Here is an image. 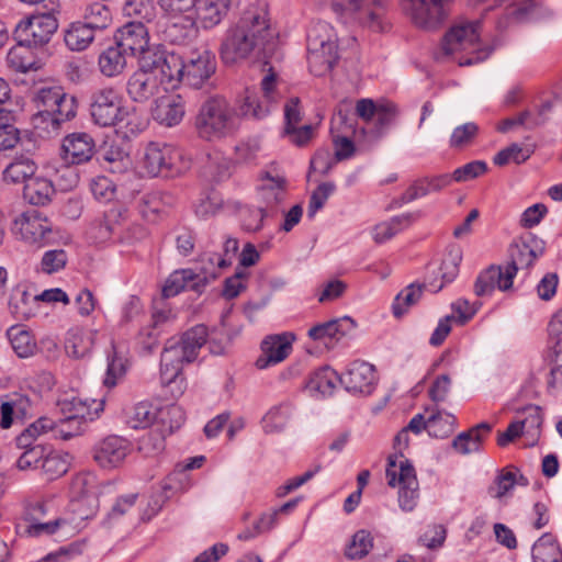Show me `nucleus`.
<instances>
[{"label": "nucleus", "mask_w": 562, "mask_h": 562, "mask_svg": "<svg viewBox=\"0 0 562 562\" xmlns=\"http://www.w3.org/2000/svg\"><path fill=\"white\" fill-rule=\"evenodd\" d=\"M278 32L271 26L265 7L251 5L243 12L238 22L227 30L221 44L220 55L224 64L234 65L251 59L261 64L267 74L261 79L262 99L251 89H245L238 105L239 114L255 120L266 117L276 101L277 74L274 63L280 60Z\"/></svg>", "instance_id": "1"}, {"label": "nucleus", "mask_w": 562, "mask_h": 562, "mask_svg": "<svg viewBox=\"0 0 562 562\" xmlns=\"http://www.w3.org/2000/svg\"><path fill=\"white\" fill-rule=\"evenodd\" d=\"M31 101L37 110L32 117L36 128L44 122L52 124V130L56 131L59 125L69 121L76 115V100L68 95L61 87L44 86L36 88L32 92Z\"/></svg>", "instance_id": "2"}, {"label": "nucleus", "mask_w": 562, "mask_h": 562, "mask_svg": "<svg viewBox=\"0 0 562 562\" xmlns=\"http://www.w3.org/2000/svg\"><path fill=\"white\" fill-rule=\"evenodd\" d=\"M195 128L203 139H221L235 128V110L223 97L209 98L199 110Z\"/></svg>", "instance_id": "3"}, {"label": "nucleus", "mask_w": 562, "mask_h": 562, "mask_svg": "<svg viewBox=\"0 0 562 562\" xmlns=\"http://www.w3.org/2000/svg\"><path fill=\"white\" fill-rule=\"evenodd\" d=\"M385 474L389 486H400L398 505L401 509L413 512L419 499V483L411 461L402 452L389 456Z\"/></svg>", "instance_id": "4"}, {"label": "nucleus", "mask_w": 562, "mask_h": 562, "mask_svg": "<svg viewBox=\"0 0 562 562\" xmlns=\"http://www.w3.org/2000/svg\"><path fill=\"white\" fill-rule=\"evenodd\" d=\"M480 21L461 22L452 26L445 35L441 52L451 55L460 50H470L473 57L460 59L459 65H472L482 61L491 54L490 48H480Z\"/></svg>", "instance_id": "5"}, {"label": "nucleus", "mask_w": 562, "mask_h": 562, "mask_svg": "<svg viewBox=\"0 0 562 562\" xmlns=\"http://www.w3.org/2000/svg\"><path fill=\"white\" fill-rule=\"evenodd\" d=\"M259 180L258 194L262 205L252 214L257 220L256 224L247 225L251 231L260 229L263 218L274 215L278 205L284 201L286 195V179L277 166L272 165L269 169L263 170Z\"/></svg>", "instance_id": "6"}, {"label": "nucleus", "mask_w": 562, "mask_h": 562, "mask_svg": "<svg viewBox=\"0 0 562 562\" xmlns=\"http://www.w3.org/2000/svg\"><path fill=\"white\" fill-rule=\"evenodd\" d=\"M328 3L339 16L353 20L373 32L385 30L384 0H318Z\"/></svg>", "instance_id": "7"}, {"label": "nucleus", "mask_w": 562, "mask_h": 562, "mask_svg": "<svg viewBox=\"0 0 562 562\" xmlns=\"http://www.w3.org/2000/svg\"><path fill=\"white\" fill-rule=\"evenodd\" d=\"M544 241L536 235L528 233L509 246V262L505 268L503 289H512L513 280L519 269H529L535 260L543 255Z\"/></svg>", "instance_id": "8"}, {"label": "nucleus", "mask_w": 562, "mask_h": 562, "mask_svg": "<svg viewBox=\"0 0 562 562\" xmlns=\"http://www.w3.org/2000/svg\"><path fill=\"white\" fill-rule=\"evenodd\" d=\"M58 29V20L52 12L31 15L18 24L14 35L22 46L38 47L47 44Z\"/></svg>", "instance_id": "9"}, {"label": "nucleus", "mask_w": 562, "mask_h": 562, "mask_svg": "<svg viewBox=\"0 0 562 562\" xmlns=\"http://www.w3.org/2000/svg\"><path fill=\"white\" fill-rule=\"evenodd\" d=\"M13 233L29 245L43 247L53 236V224L36 210L21 213L13 222Z\"/></svg>", "instance_id": "10"}, {"label": "nucleus", "mask_w": 562, "mask_h": 562, "mask_svg": "<svg viewBox=\"0 0 562 562\" xmlns=\"http://www.w3.org/2000/svg\"><path fill=\"white\" fill-rule=\"evenodd\" d=\"M90 114L100 126H113L122 122L125 111L120 94L113 88H102L91 95Z\"/></svg>", "instance_id": "11"}, {"label": "nucleus", "mask_w": 562, "mask_h": 562, "mask_svg": "<svg viewBox=\"0 0 562 562\" xmlns=\"http://www.w3.org/2000/svg\"><path fill=\"white\" fill-rule=\"evenodd\" d=\"M144 67H149L156 77L164 83H168L171 88L180 81H184V61L175 53L156 47L154 52L144 55Z\"/></svg>", "instance_id": "12"}, {"label": "nucleus", "mask_w": 562, "mask_h": 562, "mask_svg": "<svg viewBox=\"0 0 562 562\" xmlns=\"http://www.w3.org/2000/svg\"><path fill=\"white\" fill-rule=\"evenodd\" d=\"M181 155L172 145L164 143H149L144 151L140 166L149 177L172 173Z\"/></svg>", "instance_id": "13"}, {"label": "nucleus", "mask_w": 562, "mask_h": 562, "mask_svg": "<svg viewBox=\"0 0 562 562\" xmlns=\"http://www.w3.org/2000/svg\"><path fill=\"white\" fill-rule=\"evenodd\" d=\"M217 278L216 271H202L195 272L194 270L179 269L175 270L166 280L162 286V296L172 297L183 290H191L201 293L205 286Z\"/></svg>", "instance_id": "14"}, {"label": "nucleus", "mask_w": 562, "mask_h": 562, "mask_svg": "<svg viewBox=\"0 0 562 562\" xmlns=\"http://www.w3.org/2000/svg\"><path fill=\"white\" fill-rule=\"evenodd\" d=\"M131 451V442L116 435L101 439L92 449L93 460L103 469L120 467Z\"/></svg>", "instance_id": "15"}, {"label": "nucleus", "mask_w": 562, "mask_h": 562, "mask_svg": "<svg viewBox=\"0 0 562 562\" xmlns=\"http://www.w3.org/2000/svg\"><path fill=\"white\" fill-rule=\"evenodd\" d=\"M413 23L424 30H435L442 24L450 0H409Z\"/></svg>", "instance_id": "16"}, {"label": "nucleus", "mask_w": 562, "mask_h": 562, "mask_svg": "<svg viewBox=\"0 0 562 562\" xmlns=\"http://www.w3.org/2000/svg\"><path fill=\"white\" fill-rule=\"evenodd\" d=\"M376 382L374 366L362 360L351 362L340 376V383L351 394L369 395L373 392Z\"/></svg>", "instance_id": "17"}, {"label": "nucleus", "mask_w": 562, "mask_h": 562, "mask_svg": "<svg viewBox=\"0 0 562 562\" xmlns=\"http://www.w3.org/2000/svg\"><path fill=\"white\" fill-rule=\"evenodd\" d=\"M148 31L143 22L126 23L115 34V44L127 55L140 56V64H143L144 55L154 52V48L148 47Z\"/></svg>", "instance_id": "18"}, {"label": "nucleus", "mask_w": 562, "mask_h": 562, "mask_svg": "<svg viewBox=\"0 0 562 562\" xmlns=\"http://www.w3.org/2000/svg\"><path fill=\"white\" fill-rule=\"evenodd\" d=\"M216 58L209 50L193 53L184 61V82L194 88H201L203 83L214 75Z\"/></svg>", "instance_id": "19"}, {"label": "nucleus", "mask_w": 562, "mask_h": 562, "mask_svg": "<svg viewBox=\"0 0 562 562\" xmlns=\"http://www.w3.org/2000/svg\"><path fill=\"white\" fill-rule=\"evenodd\" d=\"M151 114L161 125L168 127L178 125L186 114V101L177 93L161 95L156 99Z\"/></svg>", "instance_id": "20"}, {"label": "nucleus", "mask_w": 562, "mask_h": 562, "mask_svg": "<svg viewBox=\"0 0 562 562\" xmlns=\"http://www.w3.org/2000/svg\"><path fill=\"white\" fill-rule=\"evenodd\" d=\"M161 88V81L149 67L140 66L127 81V93L135 102H145L157 95Z\"/></svg>", "instance_id": "21"}, {"label": "nucleus", "mask_w": 562, "mask_h": 562, "mask_svg": "<svg viewBox=\"0 0 562 562\" xmlns=\"http://www.w3.org/2000/svg\"><path fill=\"white\" fill-rule=\"evenodd\" d=\"M293 338L291 334L268 336L261 344L262 355L256 360V367L266 369L283 361L292 350Z\"/></svg>", "instance_id": "22"}, {"label": "nucleus", "mask_w": 562, "mask_h": 562, "mask_svg": "<svg viewBox=\"0 0 562 562\" xmlns=\"http://www.w3.org/2000/svg\"><path fill=\"white\" fill-rule=\"evenodd\" d=\"M64 159L67 162L79 165L89 161L95 150L94 139L85 132L67 135L61 145Z\"/></svg>", "instance_id": "23"}, {"label": "nucleus", "mask_w": 562, "mask_h": 562, "mask_svg": "<svg viewBox=\"0 0 562 562\" xmlns=\"http://www.w3.org/2000/svg\"><path fill=\"white\" fill-rule=\"evenodd\" d=\"M71 497L78 506H88V512H81L80 517L89 518L99 508V501L95 491L94 479L89 474H78L70 485Z\"/></svg>", "instance_id": "24"}, {"label": "nucleus", "mask_w": 562, "mask_h": 562, "mask_svg": "<svg viewBox=\"0 0 562 562\" xmlns=\"http://www.w3.org/2000/svg\"><path fill=\"white\" fill-rule=\"evenodd\" d=\"M337 59V42H334L330 47L326 42L318 43L317 47H307L308 67L315 76H323L331 70Z\"/></svg>", "instance_id": "25"}, {"label": "nucleus", "mask_w": 562, "mask_h": 562, "mask_svg": "<svg viewBox=\"0 0 562 562\" xmlns=\"http://www.w3.org/2000/svg\"><path fill=\"white\" fill-rule=\"evenodd\" d=\"M9 311L18 321H26L35 316L40 308L37 295L31 294L24 286L12 290L9 299Z\"/></svg>", "instance_id": "26"}, {"label": "nucleus", "mask_w": 562, "mask_h": 562, "mask_svg": "<svg viewBox=\"0 0 562 562\" xmlns=\"http://www.w3.org/2000/svg\"><path fill=\"white\" fill-rule=\"evenodd\" d=\"M353 327V321L350 317L345 316L313 326L308 330V336L313 340L321 341L328 346L333 340H337L339 337L345 336Z\"/></svg>", "instance_id": "27"}, {"label": "nucleus", "mask_w": 562, "mask_h": 562, "mask_svg": "<svg viewBox=\"0 0 562 562\" xmlns=\"http://www.w3.org/2000/svg\"><path fill=\"white\" fill-rule=\"evenodd\" d=\"M37 164L30 153L15 155L3 170V180L10 183H26L35 176Z\"/></svg>", "instance_id": "28"}, {"label": "nucleus", "mask_w": 562, "mask_h": 562, "mask_svg": "<svg viewBox=\"0 0 562 562\" xmlns=\"http://www.w3.org/2000/svg\"><path fill=\"white\" fill-rule=\"evenodd\" d=\"M55 189L50 180L34 176L23 188L24 199L32 205L44 206L52 201Z\"/></svg>", "instance_id": "29"}, {"label": "nucleus", "mask_w": 562, "mask_h": 562, "mask_svg": "<svg viewBox=\"0 0 562 562\" xmlns=\"http://www.w3.org/2000/svg\"><path fill=\"white\" fill-rule=\"evenodd\" d=\"M235 0H202L196 13L204 29L217 25L227 14Z\"/></svg>", "instance_id": "30"}, {"label": "nucleus", "mask_w": 562, "mask_h": 562, "mask_svg": "<svg viewBox=\"0 0 562 562\" xmlns=\"http://www.w3.org/2000/svg\"><path fill=\"white\" fill-rule=\"evenodd\" d=\"M97 330L75 328L68 331L65 349L68 356L79 359L86 357L94 345Z\"/></svg>", "instance_id": "31"}, {"label": "nucleus", "mask_w": 562, "mask_h": 562, "mask_svg": "<svg viewBox=\"0 0 562 562\" xmlns=\"http://www.w3.org/2000/svg\"><path fill=\"white\" fill-rule=\"evenodd\" d=\"M30 405L29 397L22 394L13 393L7 395L0 406V427L2 429L10 428L14 417H23L26 415Z\"/></svg>", "instance_id": "32"}, {"label": "nucleus", "mask_w": 562, "mask_h": 562, "mask_svg": "<svg viewBox=\"0 0 562 562\" xmlns=\"http://www.w3.org/2000/svg\"><path fill=\"white\" fill-rule=\"evenodd\" d=\"M182 366L172 361L169 355L160 358V382L165 386L171 387L173 396H180L186 389L184 378L182 376Z\"/></svg>", "instance_id": "33"}, {"label": "nucleus", "mask_w": 562, "mask_h": 562, "mask_svg": "<svg viewBox=\"0 0 562 562\" xmlns=\"http://www.w3.org/2000/svg\"><path fill=\"white\" fill-rule=\"evenodd\" d=\"M7 336L14 352L20 358H29L35 353L37 349L35 338L25 326H11L7 331Z\"/></svg>", "instance_id": "34"}, {"label": "nucleus", "mask_w": 562, "mask_h": 562, "mask_svg": "<svg viewBox=\"0 0 562 562\" xmlns=\"http://www.w3.org/2000/svg\"><path fill=\"white\" fill-rule=\"evenodd\" d=\"M505 281V270L501 266H490L487 269L482 271L474 283V293L477 296H485L493 293L495 288L501 291H507L503 289L502 284Z\"/></svg>", "instance_id": "35"}, {"label": "nucleus", "mask_w": 562, "mask_h": 562, "mask_svg": "<svg viewBox=\"0 0 562 562\" xmlns=\"http://www.w3.org/2000/svg\"><path fill=\"white\" fill-rule=\"evenodd\" d=\"M94 32L85 22H75L65 32V44L71 50H85L94 40Z\"/></svg>", "instance_id": "36"}, {"label": "nucleus", "mask_w": 562, "mask_h": 562, "mask_svg": "<svg viewBox=\"0 0 562 562\" xmlns=\"http://www.w3.org/2000/svg\"><path fill=\"white\" fill-rule=\"evenodd\" d=\"M126 53L117 45L110 46L99 56V67L106 77H114L123 71L126 65Z\"/></svg>", "instance_id": "37"}, {"label": "nucleus", "mask_w": 562, "mask_h": 562, "mask_svg": "<svg viewBox=\"0 0 562 562\" xmlns=\"http://www.w3.org/2000/svg\"><path fill=\"white\" fill-rule=\"evenodd\" d=\"M57 405L60 413L65 417L72 419L75 423H79L78 420L87 423L89 420H93L98 413L97 408L92 412L88 403L79 397L60 400Z\"/></svg>", "instance_id": "38"}, {"label": "nucleus", "mask_w": 562, "mask_h": 562, "mask_svg": "<svg viewBox=\"0 0 562 562\" xmlns=\"http://www.w3.org/2000/svg\"><path fill=\"white\" fill-rule=\"evenodd\" d=\"M340 376L334 369L323 367L312 374L306 386L312 392L330 395L336 387L337 381L340 382Z\"/></svg>", "instance_id": "39"}, {"label": "nucleus", "mask_w": 562, "mask_h": 562, "mask_svg": "<svg viewBox=\"0 0 562 562\" xmlns=\"http://www.w3.org/2000/svg\"><path fill=\"white\" fill-rule=\"evenodd\" d=\"M415 221L414 214H403L400 216H395L391 218L389 222H383L374 226L373 228V239L378 244H382L393 236H395L398 232H401L404 227L409 226Z\"/></svg>", "instance_id": "40"}, {"label": "nucleus", "mask_w": 562, "mask_h": 562, "mask_svg": "<svg viewBox=\"0 0 562 562\" xmlns=\"http://www.w3.org/2000/svg\"><path fill=\"white\" fill-rule=\"evenodd\" d=\"M68 468L69 461L67 454L50 451L48 448L46 449L45 458H43L40 469L46 480L53 481L67 473Z\"/></svg>", "instance_id": "41"}, {"label": "nucleus", "mask_w": 562, "mask_h": 562, "mask_svg": "<svg viewBox=\"0 0 562 562\" xmlns=\"http://www.w3.org/2000/svg\"><path fill=\"white\" fill-rule=\"evenodd\" d=\"M85 23L92 30H105L112 23L111 10L100 1H93L86 5L83 13Z\"/></svg>", "instance_id": "42"}, {"label": "nucleus", "mask_w": 562, "mask_h": 562, "mask_svg": "<svg viewBox=\"0 0 562 562\" xmlns=\"http://www.w3.org/2000/svg\"><path fill=\"white\" fill-rule=\"evenodd\" d=\"M92 235L97 241L103 243L113 237H120L121 223L119 222V213L110 211L103 218L95 221L92 225Z\"/></svg>", "instance_id": "43"}, {"label": "nucleus", "mask_w": 562, "mask_h": 562, "mask_svg": "<svg viewBox=\"0 0 562 562\" xmlns=\"http://www.w3.org/2000/svg\"><path fill=\"white\" fill-rule=\"evenodd\" d=\"M456 417L443 411L432 409L428 416V434L435 438H446L454 429Z\"/></svg>", "instance_id": "44"}, {"label": "nucleus", "mask_w": 562, "mask_h": 562, "mask_svg": "<svg viewBox=\"0 0 562 562\" xmlns=\"http://www.w3.org/2000/svg\"><path fill=\"white\" fill-rule=\"evenodd\" d=\"M122 11L125 16L137 19V22H150L157 13L154 0H126Z\"/></svg>", "instance_id": "45"}, {"label": "nucleus", "mask_w": 562, "mask_h": 562, "mask_svg": "<svg viewBox=\"0 0 562 562\" xmlns=\"http://www.w3.org/2000/svg\"><path fill=\"white\" fill-rule=\"evenodd\" d=\"M480 132V127L475 122H467L453 128L449 146L453 149H463L471 146Z\"/></svg>", "instance_id": "46"}, {"label": "nucleus", "mask_w": 562, "mask_h": 562, "mask_svg": "<svg viewBox=\"0 0 562 562\" xmlns=\"http://www.w3.org/2000/svg\"><path fill=\"white\" fill-rule=\"evenodd\" d=\"M532 153V145L521 146L519 144L514 143L498 151L493 158V161L496 166L501 167L507 165L510 161L519 165L521 162H525L531 156Z\"/></svg>", "instance_id": "47"}, {"label": "nucleus", "mask_w": 562, "mask_h": 562, "mask_svg": "<svg viewBox=\"0 0 562 562\" xmlns=\"http://www.w3.org/2000/svg\"><path fill=\"white\" fill-rule=\"evenodd\" d=\"M524 414L525 417L518 422L522 425L524 436L530 438L527 445L533 446L540 436V428L543 422L542 415L538 406L526 407Z\"/></svg>", "instance_id": "48"}, {"label": "nucleus", "mask_w": 562, "mask_h": 562, "mask_svg": "<svg viewBox=\"0 0 562 562\" xmlns=\"http://www.w3.org/2000/svg\"><path fill=\"white\" fill-rule=\"evenodd\" d=\"M192 360H195L200 349L205 345L207 339V329L204 325H196L179 338Z\"/></svg>", "instance_id": "49"}, {"label": "nucleus", "mask_w": 562, "mask_h": 562, "mask_svg": "<svg viewBox=\"0 0 562 562\" xmlns=\"http://www.w3.org/2000/svg\"><path fill=\"white\" fill-rule=\"evenodd\" d=\"M306 41L307 47H317L321 42H326L330 46L337 42V34L329 23L317 21L308 29Z\"/></svg>", "instance_id": "50"}, {"label": "nucleus", "mask_w": 562, "mask_h": 562, "mask_svg": "<svg viewBox=\"0 0 562 562\" xmlns=\"http://www.w3.org/2000/svg\"><path fill=\"white\" fill-rule=\"evenodd\" d=\"M423 294V285L409 284L400 292L393 303V314L401 317L411 305L417 303Z\"/></svg>", "instance_id": "51"}, {"label": "nucleus", "mask_w": 562, "mask_h": 562, "mask_svg": "<svg viewBox=\"0 0 562 562\" xmlns=\"http://www.w3.org/2000/svg\"><path fill=\"white\" fill-rule=\"evenodd\" d=\"M47 447L37 445L30 449L23 450L15 461V467L19 471H33L40 470L43 458H45Z\"/></svg>", "instance_id": "52"}, {"label": "nucleus", "mask_w": 562, "mask_h": 562, "mask_svg": "<svg viewBox=\"0 0 562 562\" xmlns=\"http://www.w3.org/2000/svg\"><path fill=\"white\" fill-rule=\"evenodd\" d=\"M372 537L366 530L357 531L351 542L347 546L346 557L350 560H359L366 557L372 549Z\"/></svg>", "instance_id": "53"}, {"label": "nucleus", "mask_w": 562, "mask_h": 562, "mask_svg": "<svg viewBox=\"0 0 562 562\" xmlns=\"http://www.w3.org/2000/svg\"><path fill=\"white\" fill-rule=\"evenodd\" d=\"M155 418L156 413L153 406L149 403L140 402L132 408L127 417V424L134 429L147 428Z\"/></svg>", "instance_id": "54"}, {"label": "nucleus", "mask_w": 562, "mask_h": 562, "mask_svg": "<svg viewBox=\"0 0 562 562\" xmlns=\"http://www.w3.org/2000/svg\"><path fill=\"white\" fill-rule=\"evenodd\" d=\"M516 484V474L512 471L502 470L494 482L488 486L487 493L493 498H502L510 492Z\"/></svg>", "instance_id": "55"}, {"label": "nucleus", "mask_w": 562, "mask_h": 562, "mask_svg": "<svg viewBox=\"0 0 562 562\" xmlns=\"http://www.w3.org/2000/svg\"><path fill=\"white\" fill-rule=\"evenodd\" d=\"M75 423L72 419L65 417L55 422L54 437L63 440H69L76 436L85 432L87 422L78 420Z\"/></svg>", "instance_id": "56"}, {"label": "nucleus", "mask_w": 562, "mask_h": 562, "mask_svg": "<svg viewBox=\"0 0 562 562\" xmlns=\"http://www.w3.org/2000/svg\"><path fill=\"white\" fill-rule=\"evenodd\" d=\"M139 450L146 457H154L165 449V437L159 429H153L139 440Z\"/></svg>", "instance_id": "57"}, {"label": "nucleus", "mask_w": 562, "mask_h": 562, "mask_svg": "<svg viewBox=\"0 0 562 562\" xmlns=\"http://www.w3.org/2000/svg\"><path fill=\"white\" fill-rule=\"evenodd\" d=\"M286 409L282 406L271 408L262 418V429L266 434L280 432L286 424Z\"/></svg>", "instance_id": "58"}, {"label": "nucleus", "mask_w": 562, "mask_h": 562, "mask_svg": "<svg viewBox=\"0 0 562 562\" xmlns=\"http://www.w3.org/2000/svg\"><path fill=\"white\" fill-rule=\"evenodd\" d=\"M483 438L475 435L474 431H464L459 434L452 441L453 448L461 454L477 452L481 448Z\"/></svg>", "instance_id": "59"}, {"label": "nucleus", "mask_w": 562, "mask_h": 562, "mask_svg": "<svg viewBox=\"0 0 562 562\" xmlns=\"http://www.w3.org/2000/svg\"><path fill=\"white\" fill-rule=\"evenodd\" d=\"M68 257L65 250L54 249L46 251L41 260V270L52 274L61 270L67 263Z\"/></svg>", "instance_id": "60"}, {"label": "nucleus", "mask_w": 562, "mask_h": 562, "mask_svg": "<svg viewBox=\"0 0 562 562\" xmlns=\"http://www.w3.org/2000/svg\"><path fill=\"white\" fill-rule=\"evenodd\" d=\"M335 184L331 182L321 183L317 189L312 193L308 207H307V216L310 218L314 217L317 211H319L329 195L334 192Z\"/></svg>", "instance_id": "61"}, {"label": "nucleus", "mask_w": 562, "mask_h": 562, "mask_svg": "<svg viewBox=\"0 0 562 562\" xmlns=\"http://www.w3.org/2000/svg\"><path fill=\"white\" fill-rule=\"evenodd\" d=\"M126 372V364L123 357H119L113 349V355L108 356V369L104 379V384L108 387L116 385L117 380L121 379Z\"/></svg>", "instance_id": "62"}, {"label": "nucleus", "mask_w": 562, "mask_h": 562, "mask_svg": "<svg viewBox=\"0 0 562 562\" xmlns=\"http://www.w3.org/2000/svg\"><path fill=\"white\" fill-rule=\"evenodd\" d=\"M487 170V166L482 160H474L457 168L452 178L456 182H465L475 179Z\"/></svg>", "instance_id": "63"}, {"label": "nucleus", "mask_w": 562, "mask_h": 562, "mask_svg": "<svg viewBox=\"0 0 562 562\" xmlns=\"http://www.w3.org/2000/svg\"><path fill=\"white\" fill-rule=\"evenodd\" d=\"M462 260L460 250H450L448 256L443 259L440 271L443 283L452 282L459 273V265Z\"/></svg>", "instance_id": "64"}]
</instances>
